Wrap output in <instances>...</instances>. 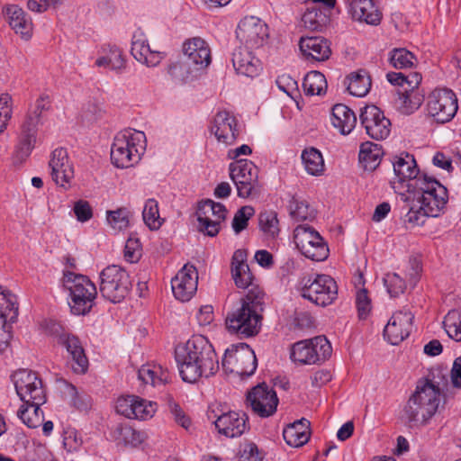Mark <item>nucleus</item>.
<instances>
[{
	"instance_id": "1",
	"label": "nucleus",
	"mask_w": 461,
	"mask_h": 461,
	"mask_svg": "<svg viewBox=\"0 0 461 461\" xmlns=\"http://www.w3.org/2000/svg\"><path fill=\"white\" fill-rule=\"evenodd\" d=\"M176 361L183 381L195 383L216 374L219 361L212 345L202 336H193L176 348Z\"/></svg>"
},
{
	"instance_id": "48",
	"label": "nucleus",
	"mask_w": 461,
	"mask_h": 461,
	"mask_svg": "<svg viewBox=\"0 0 461 461\" xmlns=\"http://www.w3.org/2000/svg\"><path fill=\"white\" fill-rule=\"evenodd\" d=\"M443 325L448 337L461 341V310H452L444 318Z\"/></svg>"
},
{
	"instance_id": "3",
	"label": "nucleus",
	"mask_w": 461,
	"mask_h": 461,
	"mask_svg": "<svg viewBox=\"0 0 461 461\" xmlns=\"http://www.w3.org/2000/svg\"><path fill=\"white\" fill-rule=\"evenodd\" d=\"M264 294L259 287L250 288L226 317V327L230 333L249 338L257 335L261 328Z\"/></svg>"
},
{
	"instance_id": "4",
	"label": "nucleus",
	"mask_w": 461,
	"mask_h": 461,
	"mask_svg": "<svg viewBox=\"0 0 461 461\" xmlns=\"http://www.w3.org/2000/svg\"><path fill=\"white\" fill-rule=\"evenodd\" d=\"M448 195L447 188L437 179L423 175L408 185L406 202H416L431 217H438L446 208Z\"/></svg>"
},
{
	"instance_id": "15",
	"label": "nucleus",
	"mask_w": 461,
	"mask_h": 461,
	"mask_svg": "<svg viewBox=\"0 0 461 461\" xmlns=\"http://www.w3.org/2000/svg\"><path fill=\"white\" fill-rule=\"evenodd\" d=\"M457 109V98L450 89H435L428 97V113L438 123L450 122L456 115Z\"/></svg>"
},
{
	"instance_id": "58",
	"label": "nucleus",
	"mask_w": 461,
	"mask_h": 461,
	"mask_svg": "<svg viewBox=\"0 0 461 461\" xmlns=\"http://www.w3.org/2000/svg\"><path fill=\"white\" fill-rule=\"evenodd\" d=\"M136 404V396L128 395L118 398L116 402V411L128 419H131L134 414V406Z\"/></svg>"
},
{
	"instance_id": "57",
	"label": "nucleus",
	"mask_w": 461,
	"mask_h": 461,
	"mask_svg": "<svg viewBox=\"0 0 461 461\" xmlns=\"http://www.w3.org/2000/svg\"><path fill=\"white\" fill-rule=\"evenodd\" d=\"M141 257V245L137 238L130 237L124 247V258L130 263L138 262Z\"/></svg>"
},
{
	"instance_id": "37",
	"label": "nucleus",
	"mask_w": 461,
	"mask_h": 461,
	"mask_svg": "<svg viewBox=\"0 0 461 461\" xmlns=\"http://www.w3.org/2000/svg\"><path fill=\"white\" fill-rule=\"evenodd\" d=\"M302 160L306 172L312 176H321L324 171V159L321 151L313 147L305 149Z\"/></svg>"
},
{
	"instance_id": "34",
	"label": "nucleus",
	"mask_w": 461,
	"mask_h": 461,
	"mask_svg": "<svg viewBox=\"0 0 461 461\" xmlns=\"http://www.w3.org/2000/svg\"><path fill=\"white\" fill-rule=\"evenodd\" d=\"M195 214L198 221L197 229L200 232L210 237H215L219 233L218 221H212V219L213 214L212 200L201 201L198 203Z\"/></svg>"
},
{
	"instance_id": "52",
	"label": "nucleus",
	"mask_w": 461,
	"mask_h": 461,
	"mask_svg": "<svg viewBox=\"0 0 461 461\" xmlns=\"http://www.w3.org/2000/svg\"><path fill=\"white\" fill-rule=\"evenodd\" d=\"M383 281L391 297L399 296L406 289L405 281L396 273H387Z\"/></svg>"
},
{
	"instance_id": "25",
	"label": "nucleus",
	"mask_w": 461,
	"mask_h": 461,
	"mask_svg": "<svg viewBox=\"0 0 461 461\" xmlns=\"http://www.w3.org/2000/svg\"><path fill=\"white\" fill-rule=\"evenodd\" d=\"M59 343L70 356L73 371L77 374H85L88 368V359L80 339L75 335L63 333L59 337Z\"/></svg>"
},
{
	"instance_id": "22",
	"label": "nucleus",
	"mask_w": 461,
	"mask_h": 461,
	"mask_svg": "<svg viewBox=\"0 0 461 461\" xmlns=\"http://www.w3.org/2000/svg\"><path fill=\"white\" fill-rule=\"evenodd\" d=\"M414 319L409 310H401L393 314L384 329V339L392 345H398L409 337Z\"/></svg>"
},
{
	"instance_id": "21",
	"label": "nucleus",
	"mask_w": 461,
	"mask_h": 461,
	"mask_svg": "<svg viewBox=\"0 0 461 461\" xmlns=\"http://www.w3.org/2000/svg\"><path fill=\"white\" fill-rule=\"evenodd\" d=\"M49 167L52 181L58 186L68 190L74 178V167L66 149L57 148L51 152Z\"/></svg>"
},
{
	"instance_id": "32",
	"label": "nucleus",
	"mask_w": 461,
	"mask_h": 461,
	"mask_svg": "<svg viewBox=\"0 0 461 461\" xmlns=\"http://www.w3.org/2000/svg\"><path fill=\"white\" fill-rule=\"evenodd\" d=\"M393 171L395 174V180L398 184L408 189V185L411 182L416 179H420L422 176H419V169L417 167L414 157L409 153L401 154L396 158L393 162Z\"/></svg>"
},
{
	"instance_id": "54",
	"label": "nucleus",
	"mask_w": 461,
	"mask_h": 461,
	"mask_svg": "<svg viewBox=\"0 0 461 461\" xmlns=\"http://www.w3.org/2000/svg\"><path fill=\"white\" fill-rule=\"evenodd\" d=\"M408 206V212L405 215V221L415 226H421L425 223L427 217H431L430 214L425 213L420 209V205L416 202H406Z\"/></svg>"
},
{
	"instance_id": "40",
	"label": "nucleus",
	"mask_w": 461,
	"mask_h": 461,
	"mask_svg": "<svg viewBox=\"0 0 461 461\" xmlns=\"http://www.w3.org/2000/svg\"><path fill=\"white\" fill-rule=\"evenodd\" d=\"M41 404L23 403L19 411L18 417L31 429H36L42 424L43 412L41 410Z\"/></svg>"
},
{
	"instance_id": "30",
	"label": "nucleus",
	"mask_w": 461,
	"mask_h": 461,
	"mask_svg": "<svg viewBox=\"0 0 461 461\" xmlns=\"http://www.w3.org/2000/svg\"><path fill=\"white\" fill-rule=\"evenodd\" d=\"M3 13L16 34H20L25 41L31 39L33 30L32 22L21 7L16 5H10L3 10Z\"/></svg>"
},
{
	"instance_id": "11",
	"label": "nucleus",
	"mask_w": 461,
	"mask_h": 461,
	"mask_svg": "<svg viewBox=\"0 0 461 461\" xmlns=\"http://www.w3.org/2000/svg\"><path fill=\"white\" fill-rule=\"evenodd\" d=\"M221 366L227 373L249 377L255 373L258 360L254 350L247 343L242 342L225 349Z\"/></svg>"
},
{
	"instance_id": "39",
	"label": "nucleus",
	"mask_w": 461,
	"mask_h": 461,
	"mask_svg": "<svg viewBox=\"0 0 461 461\" xmlns=\"http://www.w3.org/2000/svg\"><path fill=\"white\" fill-rule=\"evenodd\" d=\"M348 84L347 86L350 95L357 97L365 96L370 90L371 79L365 70L357 73H351L348 77Z\"/></svg>"
},
{
	"instance_id": "62",
	"label": "nucleus",
	"mask_w": 461,
	"mask_h": 461,
	"mask_svg": "<svg viewBox=\"0 0 461 461\" xmlns=\"http://www.w3.org/2000/svg\"><path fill=\"white\" fill-rule=\"evenodd\" d=\"M356 303L358 311L359 317L364 319L366 317L371 309V303L367 296L366 289H362L357 292Z\"/></svg>"
},
{
	"instance_id": "47",
	"label": "nucleus",
	"mask_w": 461,
	"mask_h": 461,
	"mask_svg": "<svg viewBox=\"0 0 461 461\" xmlns=\"http://www.w3.org/2000/svg\"><path fill=\"white\" fill-rule=\"evenodd\" d=\"M142 218L145 224L152 230H158L164 220L160 218L158 203L155 199H148L145 203Z\"/></svg>"
},
{
	"instance_id": "45",
	"label": "nucleus",
	"mask_w": 461,
	"mask_h": 461,
	"mask_svg": "<svg viewBox=\"0 0 461 461\" xmlns=\"http://www.w3.org/2000/svg\"><path fill=\"white\" fill-rule=\"evenodd\" d=\"M290 216L297 221L312 220L315 217V210L304 200L293 196L289 202Z\"/></svg>"
},
{
	"instance_id": "10",
	"label": "nucleus",
	"mask_w": 461,
	"mask_h": 461,
	"mask_svg": "<svg viewBox=\"0 0 461 461\" xmlns=\"http://www.w3.org/2000/svg\"><path fill=\"white\" fill-rule=\"evenodd\" d=\"M132 286L128 272L117 265L106 267L100 273V293L111 303L122 302Z\"/></svg>"
},
{
	"instance_id": "42",
	"label": "nucleus",
	"mask_w": 461,
	"mask_h": 461,
	"mask_svg": "<svg viewBox=\"0 0 461 461\" xmlns=\"http://www.w3.org/2000/svg\"><path fill=\"white\" fill-rule=\"evenodd\" d=\"M258 226L267 239H276L280 232L277 213L275 211L260 212L258 215Z\"/></svg>"
},
{
	"instance_id": "27",
	"label": "nucleus",
	"mask_w": 461,
	"mask_h": 461,
	"mask_svg": "<svg viewBox=\"0 0 461 461\" xmlns=\"http://www.w3.org/2000/svg\"><path fill=\"white\" fill-rule=\"evenodd\" d=\"M253 49L240 46L233 50L231 61L238 74L249 77H254L259 74L261 64L259 59L253 55L251 50Z\"/></svg>"
},
{
	"instance_id": "9",
	"label": "nucleus",
	"mask_w": 461,
	"mask_h": 461,
	"mask_svg": "<svg viewBox=\"0 0 461 461\" xmlns=\"http://www.w3.org/2000/svg\"><path fill=\"white\" fill-rule=\"evenodd\" d=\"M230 177L234 183L240 198L258 197L262 185L258 180V168L249 159L240 158L229 165Z\"/></svg>"
},
{
	"instance_id": "35",
	"label": "nucleus",
	"mask_w": 461,
	"mask_h": 461,
	"mask_svg": "<svg viewBox=\"0 0 461 461\" xmlns=\"http://www.w3.org/2000/svg\"><path fill=\"white\" fill-rule=\"evenodd\" d=\"M310 421L305 418L288 425L283 431L284 439L294 447L306 444L310 439Z\"/></svg>"
},
{
	"instance_id": "56",
	"label": "nucleus",
	"mask_w": 461,
	"mask_h": 461,
	"mask_svg": "<svg viewBox=\"0 0 461 461\" xmlns=\"http://www.w3.org/2000/svg\"><path fill=\"white\" fill-rule=\"evenodd\" d=\"M83 440L78 433L72 429H68L63 434V447L68 453H75L81 448Z\"/></svg>"
},
{
	"instance_id": "6",
	"label": "nucleus",
	"mask_w": 461,
	"mask_h": 461,
	"mask_svg": "<svg viewBox=\"0 0 461 461\" xmlns=\"http://www.w3.org/2000/svg\"><path fill=\"white\" fill-rule=\"evenodd\" d=\"M61 283L68 292L71 313L77 316L89 313L97 296L95 285L87 276L71 271H64Z\"/></svg>"
},
{
	"instance_id": "8",
	"label": "nucleus",
	"mask_w": 461,
	"mask_h": 461,
	"mask_svg": "<svg viewBox=\"0 0 461 461\" xmlns=\"http://www.w3.org/2000/svg\"><path fill=\"white\" fill-rule=\"evenodd\" d=\"M185 60L172 64L168 68V73L174 78L185 79L184 71L190 73L193 67L194 70H199L206 68L211 63V51L204 40L199 37L186 41L183 46Z\"/></svg>"
},
{
	"instance_id": "41",
	"label": "nucleus",
	"mask_w": 461,
	"mask_h": 461,
	"mask_svg": "<svg viewBox=\"0 0 461 461\" xmlns=\"http://www.w3.org/2000/svg\"><path fill=\"white\" fill-rule=\"evenodd\" d=\"M423 99L417 91L402 90L398 92L396 103L401 113L410 114L421 105Z\"/></svg>"
},
{
	"instance_id": "7",
	"label": "nucleus",
	"mask_w": 461,
	"mask_h": 461,
	"mask_svg": "<svg viewBox=\"0 0 461 461\" xmlns=\"http://www.w3.org/2000/svg\"><path fill=\"white\" fill-rule=\"evenodd\" d=\"M49 108V97L43 95L40 96L35 104L30 108L21 125L19 141L14 155L15 162L23 163L30 157L37 140L38 125L41 122V113Z\"/></svg>"
},
{
	"instance_id": "51",
	"label": "nucleus",
	"mask_w": 461,
	"mask_h": 461,
	"mask_svg": "<svg viewBox=\"0 0 461 461\" xmlns=\"http://www.w3.org/2000/svg\"><path fill=\"white\" fill-rule=\"evenodd\" d=\"M166 404L170 413L172 414L174 420L176 423L185 429L186 430L192 425L190 418L185 414L184 410L179 406L177 402H175L173 397L170 394L166 395L165 397Z\"/></svg>"
},
{
	"instance_id": "61",
	"label": "nucleus",
	"mask_w": 461,
	"mask_h": 461,
	"mask_svg": "<svg viewBox=\"0 0 461 461\" xmlns=\"http://www.w3.org/2000/svg\"><path fill=\"white\" fill-rule=\"evenodd\" d=\"M63 0H29L28 8L36 13H43L50 7L56 8L62 4Z\"/></svg>"
},
{
	"instance_id": "43",
	"label": "nucleus",
	"mask_w": 461,
	"mask_h": 461,
	"mask_svg": "<svg viewBox=\"0 0 461 461\" xmlns=\"http://www.w3.org/2000/svg\"><path fill=\"white\" fill-rule=\"evenodd\" d=\"M329 21V14L317 8L308 9L302 17L304 28L309 31H321Z\"/></svg>"
},
{
	"instance_id": "16",
	"label": "nucleus",
	"mask_w": 461,
	"mask_h": 461,
	"mask_svg": "<svg viewBox=\"0 0 461 461\" xmlns=\"http://www.w3.org/2000/svg\"><path fill=\"white\" fill-rule=\"evenodd\" d=\"M15 391L23 403L43 404L45 394L41 380L35 373L21 369L13 375Z\"/></svg>"
},
{
	"instance_id": "31",
	"label": "nucleus",
	"mask_w": 461,
	"mask_h": 461,
	"mask_svg": "<svg viewBox=\"0 0 461 461\" xmlns=\"http://www.w3.org/2000/svg\"><path fill=\"white\" fill-rule=\"evenodd\" d=\"M299 47L306 59L327 60L331 55L330 41L323 37H302Z\"/></svg>"
},
{
	"instance_id": "23",
	"label": "nucleus",
	"mask_w": 461,
	"mask_h": 461,
	"mask_svg": "<svg viewBox=\"0 0 461 461\" xmlns=\"http://www.w3.org/2000/svg\"><path fill=\"white\" fill-rule=\"evenodd\" d=\"M198 273L191 265H185L171 280L172 292L181 302L189 301L197 290Z\"/></svg>"
},
{
	"instance_id": "12",
	"label": "nucleus",
	"mask_w": 461,
	"mask_h": 461,
	"mask_svg": "<svg viewBox=\"0 0 461 461\" xmlns=\"http://www.w3.org/2000/svg\"><path fill=\"white\" fill-rule=\"evenodd\" d=\"M332 353V348L325 336H317L294 343L291 349V359L303 365L321 364Z\"/></svg>"
},
{
	"instance_id": "24",
	"label": "nucleus",
	"mask_w": 461,
	"mask_h": 461,
	"mask_svg": "<svg viewBox=\"0 0 461 461\" xmlns=\"http://www.w3.org/2000/svg\"><path fill=\"white\" fill-rule=\"evenodd\" d=\"M211 131L218 141L231 145L239 136L237 120L229 112H218L214 117Z\"/></svg>"
},
{
	"instance_id": "36",
	"label": "nucleus",
	"mask_w": 461,
	"mask_h": 461,
	"mask_svg": "<svg viewBox=\"0 0 461 461\" xmlns=\"http://www.w3.org/2000/svg\"><path fill=\"white\" fill-rule=\"evenodd\" d=\"M332 125L342 134H348L355 128L357 116L355 113L343 104H337L332 108Z\"/></svg>"
},
{
	"instance_id": "29",
	"label": "nucleus",
	"mask_w": 461,
	"mask_h": 461,
	"mask_svg": "<svg viewBox=\"0 0 461 461\" xmlns=\"http://www.w3.org/2000/svg\"><path fill=\"white\" fill-rule=\"evenodd\" d=\"M346 5L354 20L365 22L370 25H378L382 13L373 0H347Z\"/></svg>"
},
{
	"instance_id": "28",
	"label": "nucleus",
	"mask_w": 461,
	"mask_h": 461,
	"mask_svg": "<svg viewBox=\"0 0 461 461\" xmlns=\"http://www.w3.org/2000/svg\"><path fill=\"white\" fill-rule=\"evenodd\" d=\"M248 417L245 413L229 411L220 415L214 421L219 433L235 438L241 436L247 429Z\"/></svg>"
},
{
	"instance_id": "60",
	"label": "nucleus",
	"mask_w": 461,
	"mask_h": 461,
	"mask_svg": "<svg viewBox=\"0 0 461 461\" xmlns=\"http://www.w3.org/2000/svg\"><path fill=\"white\" fill-rule=\"evenodd\" d=\"M74 213L77 221L85 222L89 221L93 216L92 208L87 201L79 200L75 203L73 208Z\"/></svg>"
},
{
	"instance_id": "33",
	"label": "nucleus",
	"mask_w": 461,
	"mask_h": 461,
	"mask_svg": "<svg viewBox=\"0 0 461 461\" xmlns=\"http://www.w3.org/2000/svg\"><path fill=\"white\" fill-rule=\"evenodd\" d=\"M231 275L238 288L247 289L255 287L252 284L253 276L246 263V252L238 249L232 256Z\"/></svg>"
},
{
	"instance_id": "19",
	"label": "nucleus",
	"mask_w": 461,
	"mask_h": 461,
	"mask_svg": "<svg viewBox=\"0 0 461 461\" xmlns=\"http://www.w3.org/2000/svg\"><path fill=\"white\" fill-rule=\"evenodd\" d=\"M360 122L366 134L375 140H385L391 132V121L375 105L365 106L359 115Z\"/></svg>"
},
{
	"instance_id": "53",
	"label": "nucleus",
	"mask_w": 461,
	"mask_h": 461,
	"mask_svg": "<svg viewBox=\"0 0 461 461\" xmlns=\"http://www.w3.org/2000/svg\"><path fill=\"white\" fill-rule=\"evenodd\" d=\"M255 210L252 206L245 205L240 208L234 214L232 229L235 233H240L248 227L249 220L254 215Z\"/></svg>"
},
{
	"instance_id": "55",
	"label": "nucleus",
	"mask_w": 461,
	"mask_h": 461,
	"mask_svg": "<svg viewBox=\"0 0 461 461\" xmlns=\"http://www.w3.org/2000/svg\"><path fill=\"white\" fill-rule=\"evenodd\" d=\"M156 412V403L146 401L136 396V404L134 406V414L131 419L147 420L151 418Z\"/></svg>"
},
{
	"instance_id": "46",
	"label": "nucleus",
	"mask_w": 461,
	"mask_h": 461,
	"mask_svg": "<svg viewBox=\"0 0 461 461\" xmlns=\"http://www.w3.org/2000/svg\"><path fill=\"white\" fill-rule=\"evenodd\" d=\"M113 438L118 444H123L125 446L130 445L132 447H136L142 440L140 432L125 424H118L114 428Z\"/></svg>"
},
{
	"instance_id": "26",
	"label": "nucleus",
	"mask_w": 461,
	"mask_h": 461,
	"mask_svg": "<svg viewBox=\"0 0 461 461\" xmlns=\"http://www.w3.org/2000/svg\"><path fill=\"white\" fill-rule=\"evenodd\" d=\"M131 52L137 61L148 67L158 65L164 58L162 52L151 50L144 33L140 30L136 31L132 36Z\"/></svg>"
},
{
	"instance_id": "59",
	"label": "nucleus",
	"mask_w": 461,
	"mask_h": 461,
	"mask_svg": "<svg viewBox=\"0 0 461 461\" xmlns=\"http://www.w3.org/2000/svg\"><path fill=\"white\" fill-rule=\"evenodd\" d=\"M263 456L258 446L253 442L245 443L241 446L239 461H262Z\"/></svg>"
},
{
	"instance_id": "38",
	"label": "nucleus",
	"mask_w": 461,
	"mask_h": 461,
	"mask_svg": "<svg viewBox=\"0 0 461 461\" xmlns=\"http://www.w3.org/2000/svg\"><path fill=\"white\" fill-rule=\"evenodd\" d=\"M382 155L383 151L380 145L366 141L360 146L358 157L366 169H375L379 165Z\"/></svg>"
},
{
	"instance_id": "17",
	"label": "nucleus",
	"mask_w": 461,
	"mask_h": 461,
	"mask_svg": "<svg viewBox=\"0 0 461 461\" xmlns=\"http://www.w3.org/2000/svg\"><path fill=\"white\" fill-rule=\"evenodd\" d=\"M246 402L260 418L273 416L279 403L276 391L266 383L258 384L247 393Z\"/></svg>"
},
{
	"instance_id": "5",
	"label": "nucleus",
	"mask_w": 461,
	"mask_h": 461,
	"mask_svg": "<svg viewBox=\"0 0 461 461\" xmlns=\"http://www.w3.org/2000/svg\"><path fill=\"white\" fill-rule=\"evenodd\" d=\"M146 149L144 132L127 129L118 132L111 146V161L118 168L138 164Z\"/></svg>"
},
{
	"instance_id": "63",
	"label": "nucleus",
	"mask_w": 461,
	"mask_h": 461,
	"mask_svg": "<svg viewBox=\"0 0 461 461\" xmlns=\"http://www.w3.org/2000/svg\"><path fill=\"white\" fill-rule=\"evenodd\" d=\"M109 68L113 70H120L124 67V59L120 49L113 47L107 54Z\"/></svg>"
},
{
	"instance_id": "49",
	"label": "nucleus",
	"mask_w": 461,
	"mask_h": 461,
	"mask_svg": "<svg viewBox=\"0 0 461 461\" xmlns=\"http://www.w3.org/2000/svg\"><path fill=\"white\" fill-rule=\"evenodd\" d=\"M107 221L115 230H124L130 225L131 212L126 207H121L114 211H107Z\"/></svg>"
},
{
	"instance_id": "14",
	"label": "nucleus",
	"mask_w": 461,
	"mask_h": 461,
	"mask_svg": "<svg viewBox=\"0 0 461 461\" xmlns=\"http://www.w3.org/2000/svg\"><path fill=\"white\" fill-rule=\"evenodd\" d=\"M294 240L301 253L312 260L323 261L329 256V248L323 238L308 224L294 229Z\"/></svg>"
},
{
	"instance_id": "44",
	"label": "nucleus",
	"mask_w": 461,
	"mask_h": 461,
	"mask_svg": "<svg viewBox=\"0 0 461 461\" xmlns=\"http://www.w3.org/2000/svg\"><path fill=\"white\" fill-rule=\"evenodd\" d=\"M303 86L306 95H320L325 92L327 81L322 73L311 71L303 78Z\"/></svg>"
},
{
	"instance_id": "20",
	"label": "nucleus",
	"mask_w": 461,
	"mask_h": 461,
	"mask_svg": "<svg viewBox=\"0 0 461 461\" xmlns=\"http://www.w3.org/2000/svg\"><path fill=\"white\" fill-rule=\"evenodd\" d=\"M236 37L244 46L258 49L268 37L267 25L258 17H245L239 23Z\"/></svg>"
},
{
	"instance_id": "13",
	"label": "nucleus",
	"mask_w": 461,
	"mask_h": 461,
	"mask_svg": "<svg viewBox=\"0 0 461 461\" xmlns=\"http://www.w3.org/2000/svg\"><path fill=\"white\" fill-rule=\"evenodd\" d=\"M302 296L312 303L325 307L331 304L338 296L335 280L327 275H316L303 279Z\"/></svg>"
},
{
	"instance_id": "2",
	"label": "nucleus",
	"mask_w": 461,
	"mask_h": 461,
	"mask_svg": "<svg viewBox=\"0 0 461 461\" xmlns=\"http://www.w3.org/2000/svg\"><path fill=\"white\" fill-rule=\"evenodd\" d=\"M440 380L444 382V385L447 384L445 375L440 370H437L425 380L418 382L403 409V418L411 427L424 426L436 414L442 391Z\"/></svg>"
},
{
	"instance_id": "18",
	"label": "nucleus",
	"mask_w": 461,
	"mask_h": 461,
	"mask_svg": "<svg viewBox=\"0 0 461 461\" xmlns=\"http://www.w3.org/2000/svg\"><path fill=\"white\" fill-rule=\"evenodd\" d=\"M18 317L16 296L0 286V352L5 351L12 339L11 324Z\"/></svg>"
},
{
	"instance_id": "64",
	"label": "nucleus",
	"mask_w": 461,
	"mask_h": 461,
	"mask_svg": "<svg viewBox=\"0 0 461 461\" xmlns=\"http://www.w3.org/2000/svg\"><path fill=\"white\" fill-rule=\"evenodd\" d=\"M73 405L79 411H86L91 406V399L87 394H79L77 388L73 385L70 387Z\"/></svg>"
},
{
	"instance_id": "50",
	"label": "nucleus",
	"mask_w": 461,
	"mask_h": 461,
	"mask_svg": "<svg viewBox=\"0 0 461 461\" xmlns=\"http://www.w3.org/2000/svg\"><path fill=\"white\" fill-rule=\"evenodd\" d=\"M390 63L396 69L411 68L415 60L414 55L405 49H394L390 52Z\"/></svg>"
}]
</instances>
